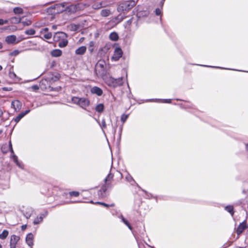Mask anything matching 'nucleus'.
<instances>
[{
    "instance_id": "nucleus-10",
    "label": "nucleus",
    "mask_w": 248,
    "mask_h": 248,
    "mask_svg": "<svg viewBox=\"0 0 248 248\" xmlns=\"http://www.w3.org/2000/svg\"><path fill=\"white\" fill-rule=\"evenodd\" d=\"M60 74L57 73H50L47 78L48 81L50 83H53L58 81L60 78Z\"/></svg>"
},
{
    "instance_id": "nucleus-32",
    "label": "nucleus",
    "mask_w": 248,
    "mask_h": 248,
    "mask_svg": "<svg viewBox=\"0 0 248 248\" xmlns=\"http://www.w3.org/2000/svg\"><path fill=\"white\" fill-rule=\"evenodd\" d=\"M243 193L248 194V180L243 183Z\"/></svg>"
},
{
    "instance_id": "nucleus-43",
    "label": "nucleus",
    "mask_w": 248,
    "mask_h": 248,
    "mask_svg": "<svg viewBox=\"0 0 248 248\" xmlns=\"http://www.w3.org/2000/svg\"><path fill=\"white\" fill-rule=\"evenodd\" d=\"M69 195L71 197H78L79 195V193L78 191H71L69 192Z\"/></svg>"
},
{
    "instance_id": "nucleus-24",
    "label": "nucleus",
    "mask_w": 248,
    "mask_h": 248,
    "mask_svg": "<svg viewBox=\"0 0 248 248\" xmlns=\"http://www.w3.org/2000/svg\"><path fill=\"white\" fill-rule=\"evenodd\" d=\"M95 110L98 113H102L104 110V105L102 103H100L97 105L95 107Z\"/></svg>"
},
{
    "instance_id": "nucleus-16",
    "label": "nucleus",
    "mask_w": 248,
    "mask_h": 248,
    "mask_svg": "<svg viewBox=\"0 0 248 248\" xmlns=\"http://www.w3.org/2000/svg\"><path fill=\"white\" fill-rule=\"evenodd\" d=\"M113 178V174L111 172H109L104 180L105 185H107L108 184H109L110 188L112 187V186L111 185V181L112 180Z\"/></svg>"
},
{
    "instance_id": "nucleus-40",
    "label": "nucleus",
    "mask_w": 248,
    "mask_h": 248,
    "mask_svg": "<svg viewBox=\"0 0 248 248\" xmlns=\"http://www.w3.org/2000/svg\"><path fill=\"white\" fill-rule=\"evenodd\" d=\"M200 65L202 66H203V67H210L218 68V69H229V70H236V69L225 68H223L222 67H219V66H209V65Z\"/></svg>"
},
{
    "instance_id": "nucleus-6",
    "label": "nucleus",
    "mask_w": 248,
    "mask_h": 248,
    "mask_svg": "<svg viewBox=\"0 0 248 248\" xmlns=\"http://www.w3.org/2000/svg\"><path fill=\"white\" fill-rule=\"evenodd\" d=\"M65 38H67V35L65 32L62 31L56 32L53 35V40L55 42H59Z\"/></svg>"
},
{
    "instance_id": "nucleus-59",
    "label": "nucleus",
    "mask_w": 248,
    "mask_h": 248,
    "mask_svg": "<svg viewBox=\"0 0 248 248\" xmlns=\"http://www.w3.org/2000/svg\"><path fill=\"white\" fill-rule=\"evenodd\" d=\"M27 227V225H23L22 226H21V229L22 230H25Z\"/></svg>"
},
{
    "instance_id": "nucleus-12",
    "label": "nucleus",
    "mask_w": 248,
    "mask_h": 248,
    "mask_svg": "<svg viewBox=\"0 0 248 248\" xmlns=\"http://www.w3.org/2000/svg\"><path fill=\"white\" fill-rule=\"evenodd\" d=\"M33 239L34 236L32 233H28L26 237V242L31 248H32L33 246Z\"/></svg>"
},
{
    "instance_id": "nucleus-45",
    "label": "nucleus",
    "mask_w": 248,
    "mask_h": 248,
    "mask_svg": "<svg viewBox=\"0 0 248 248\" xmlns=\"http://www.w3.org/2000/svg\"><path fill=\"white\" fill-rule=\"evenodd\" d=\"M128 115H125V114H123L122 116H121V121L124 123H125V122L126 121L127 119L128 118Z\"/></svg>"
},
{
    "instance_id": "nucleus-64",
    "label": "nucleus",
    "mask_w": 248,
    "mask_h": 248,
    "mask_svg": "<svg viewBox=\"0 0 248 248\" xmlns=\"http://www.w3.org/2000/svg\"><path fill=\"white\" fill-rule=\"evenodd\" d=\"M55 8V6H51V7H49V8L48 9V10H49V9H54Z\"/></svg>"
},
{
    "instance_id": "nucleus-13",
    "label": "nucleus",
    "mask_w": 248,
    "mask_h": 248,
    "mask_svg": "<svg viewBox=\"0 0 248 248\" xmlns=\"http://www.w3.org/2000/svg\"><path fill=\"white\" fill-rule=\"evenodd\" d=\"M33 212L34 210L31 207H27L22 211V214L27 219L31 217Z\"/></svg>"
},
{
    "instance_id": "nucleus-47",
    "label": "nucleus",
    "mask_w": 248,
    "mask_h": 248,
    "mask_svg": "<svg viewBox=\"0 0 248 248\" xmlns=\"http://www.w3.org/2000/svg\"><path fill=\"white\" fill-rule=\"evenodd\" d=\"M31 89L32 91H36L39 89V87L37 85H34L31 87Z\"/></svg>"
},
{
    "instance_id": "nucleus-39",
    "label": "nucleus",
    "mask_w": 248,
    "mask_h": 248,
    "mask_svg": "<svg viewBox=\"0 0 248 248\" xmlns=\"http://www.w3.org/2000/svg\"><path fill=\"white\" fill-rule=\"evenodd\" d=\"M95 203L103 205V206H104L106 207H113L115 205L114 203H112L111 204H107V203H106L105 202H96Z\"/></svg>"
},
{
    "instance_id": "nucleus-58",
    "label": "nucleus",
    "mask_w": 248,
    "mask_h": 248,
    "mask_svg": "<svg viewBox=\"0 0 248 248\" xmlns=\"http://www.w3.org/2000/svg\"><path fill=\"white\" fill-rule=\"evenodd\" d=\"M1 150H2V152L4 153H7V150H5V149L4 148V147L3 146L2 147Z\"/></svg>"
},
{
    "instance_id": "nucleus-1",
    "label": "nucleus",
    "mask_w": 248,
    "mask_h": 248,
    "mask_svg": "<svg viewBox=\"0 0 248 248\" xmlns=\"http://www.w3.org/2000/svg\"><path fill=\"white\" fill-rule=\"evenodd\" d=\"M104 80L108 86L111 88H115L123 84V78L122 77L114 78L111 77H106L104 78Z\"/></svg>"
},
{
    "instance_id": "nucleus-8",
    "label": "nucleus",
    "mask_w": 248,
    "mask_h": 248,
    "mask_svg": "<svg viewBox=\"0 0 248 248\" xmlns=\"http://www.w3.org/2000/svg\"><path fill=\"white\" fill-rule=\"evenodd\" d=\"M11 158L19 168L22 170L24 169V165L23 163L21 161H19L18 160L17 156L15 154H12L11 155Z\"/></svg>"
},
{
    "instance_id": "nucleus-27",
    "label": "nucleus",
    "mask_w": 248,
    "mask_h": 248,
    "mask_svg": "<svg viewBox=\"0 0 248 248\" xmlns=\"http://www.w3.org/2000/svg\"><path fill=\"white\" fill-rule=\"evenodd\" d=\"M109 38L112 41H116L119 39V36L116 32H113L109 34Z\"/></svg>"
},
{
    "instance_id": "nucleus-55",
    "label": "nucleus",
    "mask_w": 248,
    "mask_h": 248,
    "mask_svg": "<svg viewBox=\"0 0 248 248\" xmlns=\"http://www.w3.org/2000/svg\"><path fill=\"white\" fill-rule=\"evenodd\" d=\"M3 90V91H11L12 90V88H8V87H3L2 88Z\"/></svg>"
},
{
    "instance_id": "nucleus-23",
    "label": "nucleus",
    "mask_w": 248,
    "mask_h": 248,
    "mask_svg": "<svg viewBox=\"0 0 248 248\" xmlns=\"http://www.w3.org/2000/svg\"><path fill=\"white\" fill-rule=\"evenodd\" d=\"M119 218L121 219L122 221L125 225H126L130 230H132V227L131 226L128 221L126 218H125L122 215H120Z\"/></svg>"
},
{
    "instance_id": "nucleus-48",
    "label": "nucleus",
    "mask_w": 248,
    "mask_h": 248,
    "mask_svg": "<svg viewBox=\"0 0 248 248\" xmlns=\"http://www.w3.org/2000/svg\"><path fill=\"white\" fill-rule=\"evenodd\" d=\"M9 148L10 151L11 153V154H14V150H13V148H12V143H11V141H10L9 142Z\"/></svg>"
},
{
    "instance_id": "nucleus-30",
    "label": "nucleus",
    "mask_w": 248,
    "mask_h": 248,
    "mask_svg": "<svg viewBox=\"0 0 248 248\" xmlns=\"http://www.w3.org/2000/svg\"><path fill=\"white\" fill-rule=\"evenodd\" d=\"M9 232L6 230H4L2 231V233H0V239L2 240L5 239L7 236L8 235Z\"/></svg>"
},
{
    "instance_id": "nucleus-53",
    "label": "nucleus",
    "mask_w": 248,
    "mask_h": 248,
    "mask_svg": "<svg viewBox=\"0 0 248 248\" xmlns=\"http://www.w3.org/2000/svg\"><path fill=\"white\" fill-rule=\"evenodd\" d=\"M165 1V0H161L160 1V2H159V6L160 7H161V8H163V5H164Z\"/></svg>"
},
{
    "instance_id": "nucleus-19",
    "label": "nucleus",
    "mask_w": 248,
    "mask_h": 248,
    "mask_svg": "<svg viewBox=\"0 0 248 248\" xmlns=\"http://www.w3.org/2000/svg\"><path fill=\"white\" fill-rule=\"evenodd\" d=\"M87 50V47L85 46H81L75 50V54L77 55H84Z\"/></svg>"
},
{
    "instance_id": "nucleus-22",
    "label": "nucleus",
    "mask_w": 248,
    "mask_h": 248,
    "mask_svg": "<svg viewBox=\"0 0 248 248\" xmlns=\"http://www.w3.org/2000/svg\"><path fill=\"white\" fill-rule=\"evenodd\" d=\"M51 55L54 57H60L62 55V51L60 49H56L51 52Z\"/></svg>"
},
{
    "instance_id": "nucleus-11",
    "label": "nucleus",
    "mask_w": 248,
    "mask_h": 248,
    "mask_svg": "<svg viewBox=\"0 0 248 248\" xmlns=\"http://www.w3.org/2000/svg\"><path fill=\"white\" fill-rule=\"evenodd\" d=\"M248 226L247 225V222L244 220L243 222L241 223L236 229V233L238 235H240L242 232L247 228Z\"/></svg>"
},
{
    "instance_id": "nucleus-46",
    "label": "nucleus",
    "mask_w": 248,
    "mask_h": 248,
    "mask_svg": "<svg viewBox=\"0 0 248 248\" xmlns=\"http://www.w3.org/2000/svg\"><path fill=\"white\" fill-rule=\"evenodd\" d=\"M48 215V212L47 211H45L44 213L40 214L39 217H42V220L44 218L46 217Z\"/></svg>"
},
{
    "instance_id": "nucleus-31",
    "label": "nucleus",
    "mask_w": 248,
    "mask_h": 248,
    "mask_svg": "<svg viewBox=\"0 0 248 248\" xmlns=\"http://www.w3.org/2000/svg\"><path fill=\"white\" fill-rule=\"evenodd\" d=\"M97 122L98 123V124L100 125V126L101 128V129H102L103 132L105 133V131L104 130V128H106V126H107V125H106L105 119H103L102 120L101 123L100 122L98 121H97Z\"/></svg>"
},
{
    "instance_id": "nucleus-3",
    "label": "nucleus",
    "mask_w": 248,
    "mask_h": 248,
    "mask_svg": "<svg viewBox=\"0 0 248 248\" xmlns=\"http://www.w3.org/2000/svg\"><path fill=\"white\" fill-rule=\"evenodd\" d=\"M83 8V5L80 3L76 4H72L67 6L65 11L69 14H74L78 11L81 10Z\"/></svg>"
},
{
    "instance_id": "nucleus-4",
    "label": "nucleus",
    "mask_w": 248,
    "mask_h": 248,
    "mask_svg": "<svg viewBox=\"0 0 248 248\" xmlns=\"http://www.w3.org/2000/svg\"><path fill=\"white\" fill-rule=\"evenodd\" d=\"M149 14V12L148 10L140 11L138 9L137 13V19L135 20L134 23L137 25L138 21L140 20V18L144 17H146Z\"/></svg>"
},
{
    "instance_id": "nucleus-18",
    "label": "nucleus",
    "mask_w": 248,
    "mask_h": 248,
    "mask_svg": "<svg viewBox=\"0 0 248 248\" xmlns=\"http://www.w3.org/2000/svg\"><path fill=\"white\" fill-rule=\"evenodd\" d=\"M11 105L15 111H17L21 108L22 104L19 101L16 100L12 101Z\"/></svg>"
},
{
    "instance_id": "nucleus-14",
    "label": "nucleus",
    "mask_w": 248,
    "mask_h": 248,
    "mask_svg": "<svg viewBox=\"0 0 248 248\" xmlns=\"http://www.w3.org/2000/svg\"><path fill=\"white\" fill-rule=\"evenodd\" d=\"M90 91L92 94H96L99 96H101L103 93L102 89L97 86H93L91 89Z\"/></svg>"
},
{
    "instance_id": "nucleus-25",
    "label": "nucleus",
    "mask_w": 248,
    "mask_h": 248,
    "mask_svg": "<svg viewBox=\"0 0 248 248\" xmlns=\"http://www.w3.org/2000/svg\"><path fill=\"white\" fill-rule=\"evenodd\" d=\"M68 43L67 38H63V39L59 42L58 46L61 48L64 47L67 45Z\"/></svg>"
},
{
    "instance_id": "nucleus-50",
    "label": "nucleus",
    "mask_w": 248,
    "mask_h": 248,
    "mask_svg": "<svg viewBox=\"0 0 248 248\" xmlns=\"http://www.w3.org/2000/svg\"><path fill=\"white\" fill-rule=\"evenodd\" d=\"M49 29L48 28H45L44 29H43L41 31V33H47L48 32V31Z\"/></svg>"
},
{
    "instance_id": "nucleus-49",
    "label": "nucleus",
    "mask_w": 248,
    "mask_h": 248,
    "mask_svg": "<svg viewBox=\"0 0 248 248\" xmlns=\"http://www.w3.org/2000/svg\"><path fill=\"white\" fill-rule=\"evenodd\" d=\"M8 22L7 20H3L2 19H0V25H2L5 24H7Z\"/></svg>"
},
{
    "instance_id": "nucleus-15",
    "label": "nucleus",
    "mask_w": 248,
    "mask_h": 248,
    "mask_svg": "<svg viewBox=\"0 0 248 248\" xmlns=\"http://www.w3.org/2000/svg\"><path fill=\"white\" fill-rule=\"evenodd\" d=\"M30 109H27L24 111H22L20 113L15 119L14 121L16 123L19 122L20 120L23 118L26 114H28L30 112Z\"/></svg>"
},
{
    "instance_id": "nucleus-33",
    "label": "nucleus",
    "mask_w": 248,
    "mask_h": 248,
    "mask_svg": "<svg viewBox=\"0 0 248 248\" xmlns=\"http://www.w3.org/2000/svg\"><path fill=\"white\" fill-rule=\"evenodd\" d=\"M80 97L73 96L71 98V101L73 103L79 106Z\"/></svg>"
},
{
    "instance_id": "nucleus-21",
    "label": "nucleus",
    "mask_w": 248,
    "mask_h": 248,
    "mask_svg": "<svg viewBox=\"0 0 248 248\" xmlns=\"http://www.w3.org/2000/svg\"><path fill=\"white\" fill-rule=\"evenodd\" d=\"M159 100H161V102L162 103H170L171 102V99H150L146 100L145 102H152V101L157 102Z\"/></svg>"
},
{
    "instance_id": "nucleus-7",
    "label": "nucleus",
    "mask_w": 248,
    "mask_h": 248,
    "mask_svg": "<svg viewBox=\"0 0 248 248\" xmlns=\"http://www.w3.org/2000/svg\"><path fill=\"white\" fill-rule=\"evenodd\" d=\"M110 188L109 184L107 185H103L98 191V195L100 198H104L106 196V191L108 189Z\"/></svg>"
},
{
    "instance_id": "nucleus-61",
    "label": "nucleus",
    "mask_w": 248,
    "mask_h": 248,
    "mask_svg": "<svg viewBox=\"0 0 248 248\" xmlns=\"http://www.w3.org/2000/svg\"><path fill=\"white\" fill-rule=\"evenodd\" d=\"M113 128V134H115V133H116V127H112Z\"/></svg>"
},
{
    "instance_id": "nucleus-62",
    "label": "nucleus",
    "mask_w": 248,
    "mask_h": 248,
    "mask_svg": "<svg viewBox=\"0 0 248 248\" xmlns=\"http://www.w3.org/2000/svg\"><path fill=\"white\" fill-rule=\"evenodd\" d=\"M245 148L247 151H248V143L245 144Z\"/></svg>"
},
{
    "instance_id": "nucleus-38",
    "label": "nucleus",
    "mask_w": 248,
    "mask_h": 248,
    "mask_svg": "<svg viewBox=\"0 0 248 248\" xmlns=\"http://www.w3.org/2000/svg\"><path fill=\"white\" fill-rule=\"evenodd\" d=\"M42 217H37L33 221V223L34 225L39 224L40 223L42 222Z\"/></svg>"
},
{
    "instance_id": "nucleus-17",
    "label": "nucleus",
    "mask_w": 248,
    "mask_h": 248,
    "mask_svg": "<svg viewBox=\"0 0 248 248\" xmlns=\"http://www.w3.org/2000/svg\"><path fill=\"white\" fill-rule=\"evenodd\" d=\"M16 40V36L11 35L7 36L5 38V41L8 44H14Z\"/></svg>"
},
{
    "instance_id": "nucleus-63",
    "label": "nucleus",
    "mask_w": 248,
    "mask_h": 248,
    "mask_svg": "<svg viewBox=\"0 0 248 248\" xmlns=\"http://www.w3.org/2000/svg\"><path fill=\"white\" fill-rule=\"evenodd\" d=\"M60 5H61V6H62V7H65V3L64 2H62V3H61L60 4Z\"/></svg>"
},
{
    "instance_id": "nucleus-5",
    "label": "nucleus",
    "mask_w": 248,
    "mask_h": 248,
    "mask_svg": "<svg viewBox=\"0 0 248 248\" xmlns=\"http://www.w3.org/2000/svg\"><path fill=\"white\" fill-rule=\"evenodd\" d=\"M123 54V52L121 47L119 46L116 47L114 49V54L111 59L112 60L117 61L122 57Z\"/></svg>"
},
{
    "instance_id": "nucleus-44",
    "label": "nucleus",
    "mask_w": 248,
    "mask_h": 248,
    "mask_svg": "<svg viewBox=\"0 0 248 248\" xmlns=\"http://www.w3.org/2000/svg\"><path fill=\"white\" fill-rule=\"evenodd\" d=\"M162 9L161 7L160 8H156L155 9V13L156 16H160L161 15L162 13Z\"/></svg>"
},
{
    "instance_id": "nucleus-28",
    "label": "nucleus",
    "mask_w": 248,
    "mask_h": 248,
    "mask_svg": "<svg viewBox=\"0 0 248 248\" xmlns=\"http://www.w3.org/2000/svg\"><path fill=\"white\" fill-rule=\"evenodd\" d=\"M105 65V62L104 60H99L96 64L97 68L100 67L104 72V66Z\"/></svg>"
},
{
    "instance_id": "nucleus-20",
    "label": "nucleus",
    "mask_w": 248,
    "mask_h": 248,
    "mask_svg": "<svg viewBox=\"0 0 248 248\" xmlns=\"http://www.w3.org/2000/svg\"><path fill=\"white\" fill-rule=\"evenodd\" d=\"M20 237L16 235H12L11 237L10 246H16L18 241L19 240Z\"/></svg>"
},
{
    "instance_id": "nucleus-52",
    "label": "nucleus",
    "mask_w": 248,
    "mask_h": 248,
    "mask_svg": "<svg viewBox=\"0 0 248 248\" xmlns=\"http://www.w3.org/2000/svg\"><path fill=\"white\" fill-rule=\"evenodd\" d=\"M23 24L24 26H29L31 24V22L30 21L23 22Z\"/></svg>"
},
{
    "instance_id": "nucleus-57",
    "label": "nucleus",
    "mask_w": 248,
    "mask_h": 248,
    "mask_svg": "<svg viewBox=\"0 0 248 248\" xmlns=\"http://www.w3.org/2000/svg\"><path fill=\"white\" fill-rule=\"evenodd\" d=\"M143 191L145 192V193L146 195L147 198L150 199V195H151L150 194H149L146 191L144 190H142Z\"/></svg>"
},
{
    "instance_id": "nucleus-34",
    "label": "nucleus",
    "mask_w": 248,
    "mask_h": 248,
    "mask_svg": "<svg viewBox=\"0 0 248 248\" xmlns=\"http://www.w3.org/2000/svg\"><path fill=\"white\" fill-rule=\"evenodd\" d=\"M13 12L15 14H22L23 13V10L19 7L14 8Z\"/></svg>"
},
{
    "instance_id": "nucleus-54",
    "label": "nucleus",
    "mask_w": 248,
    "mask_h": 248,
    "mask_svg": "<svg viewBox=\"0 0 248 248\" xmlns=\"http://www.w3.org/2000/svg\"><path fill=\"white\" fill-rule=\"evenodd\" d=\"M122 130H123V125H121L119 127V135H120V137H121V136Z\"/></svg>"
},
{
    "instance_id": "nucleus-9",
    "label": "nucleus",
    "mask_w": 248,
    "mask_h": 248,
    "mask_svg": "<svg viewBox=\"0 0 248 248\" xmlns=\"http://www.w3.org/2000/svg\"><path fill=\"white\" fill-rule=\"evenodd\" d=\"M90 105V101L87 98L80 97L79 106L84 109Z\"/></svg>"
},
{
    "instance_id": "nucleus-42",
    "label": "nucleus",
    "mask_w": 248,
    "mask_h": 248,
    "mask_svg": "<svg viewBox=\"0 0 248 248\" xmlns=\"http://www.w3.org/2000/svg\"><path fill=\"white\" fill-rule=\"evenodd\" d=\"M43 36L46 39H49L52 37V34L51 32H47L44 33Z\"/></svg>"
},
{
    "instance_id": "nucleus-60",
    "label": "nucleus",
    "mask_w": 248,
    "mask_h": 248,
    "mask_svg": "<svg viewBox=\"0 0 248 248\" xmlns=\"http://www.w3.org/2000/svg\"><path fill=\"white\" fill-rule=\"evenodd\" d=\"M89 45H90V46H93V45H94V43H93V41H91V42H90Z\"/></svg>"
},
{
    "instance_id": "nucleus-41",
    "label": "nucleus",
    "mask_w": 248,
    "mask_h": 248,
    "mask_svg": "<svg viewBox=\"0 0 248 248\" xmlns=\"http://www.w3.org/2000/svg\"><path fill=\"white\" fill-rule=\"evenodd\" d=\"M125 179L126 180L129 182H133V183H135L136 182L135 181V180H134V179L133 178V177L129 174H128L126 177H125Z\"/></svg>"
},
{
    "instance_id": "nucleus-37",
    "label": "nucleus",
    "mask_w": 248,
    "mask_h": 248,
    "mask_svg": "<svg viewBox=\"0 0 248 248\" xmlns=\"http://www.w3.org/2000/svg\"><path fill=\"white\" fill-rule=\"evenodd\" d=\"M26 34L32 35L35 33V31L33 29H30L25 31Z\"/></svg>"
},
{
    "instance_id": "nucleus-2",
    "label": "nucleus",
    "mask_w": 248,
    "mask_h": 248,
    "mask_svg": "<svg viewBox=\"0 0 248 248\" xmlns=\"http://www.w3.org/2000/svg\"><path fill=\"white\" fill-rule=\"evenodd\" d=\"M135 5V2L133 0H127L120 3L117 7L118 12H124L128 11Z\"/></svg>"
},
{
    "instance_id": "nucleus-36",
    "label": "nucleus",
    "mask_w": 248,
    "mask_h": 248,
    "mask_svg": "<svg viewBox=\"0 0 248 248\" xmlns=\"http://www.w3.org/2000/svg\"><path fill=\"white\" fill-rule=\"evenodd\" d=\"M180 107L183 108H190L192 106V104L189 102H186L185 104H180Z\"/></svg>"
},
{
    "instance_id": "nucleus-35",
    "label": "nucleus",
    "mask_w": 248,
    "mask_h": 248,
    "mask_svg": "<svg viewBox=\"0 0 248 248\" xmlns=\"http://www.w3.org/2000/svg\"><path fill=\"white\" fill-rule=\"evenodd\" d=\"M20 18L17 17H13L10 19V21L13 24H17L20 22Z\"/></svg>"
},
{
    "instance_id": "nucleus-56",
    "label": "nucleus",
    "mask_w": 248,
    "mask_h": 248,
    "mask_svg": "<svg viewBox=\"0 0 248 248\" xmlns=\"http://www.w3.org/2000/svg\"><path fill=\"white\" fill-rule=\"evenodd\" d=\"M133 18H131L130 19H129L127 21V23L129 25H130L132 22H133Z\"/></svg>"
},
{
    "instance_id": "nucleus-29",
    "label": "nucleus",
    "mask_w": 248,
    "mask_h": 248,
    "mask_svg": "<svg viewBox=\"0 0 248 248\" xmlns=\"http://www.w3.org/2000/svg\"><path fill=\"white\" fill-rule=\"evenodd\" d=\"M110 10L106 9L102 10L100 12L101 16L104 17L108 16L110 15Z\"/></svg>"
},
{
    "instance_id": "nucleus-51",
    "label": "nucleus",
    "mask_w": 248,
    "mask_h": 248,
    "mask_svg": "<svg viewBox=\"0 0 248 248\" xmlns=\"http://www.w3.org/2000/svg\"><path fill=\"white\" fill-rule=\"evenodd\" d=\"M19 52L18 50H15L11 53V55L16 56L17 55L19 54Z\"/></svg>"
},
{
    "instance_id": "nucleus-26",
    "label": "nucleus",
    "mask_w": 248,
    "mask_h": 248,
    "mask_svg": "<svg viewBox=\"0 0 248 248\" xmlns=\"http://www.w3.org/2000/svg\"><path fill=\"white\" fill-rule=\"evenodd\" d=\"M225 210L226 211H227L228 213H229L232 216H233L234 211V209H233V207L232 205H229L225 206Z\"/></svg>"
}]
</instances>
